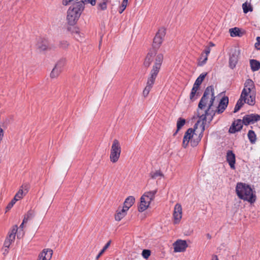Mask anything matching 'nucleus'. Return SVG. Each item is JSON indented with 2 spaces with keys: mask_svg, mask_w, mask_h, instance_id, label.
I'll use <instances>...</instances> for the list:
<instances>
[{
  "mask_svg": "<svg viewBox=\"0 0 260 260\" xmlns=\"http://www.w3.org/2000/svg\"><path fill=\"white\" fill-rule=\"evenodd\" d=\"M215 99L213 86L207 87L200 100L197 112V117L200 120L202 121L203 131L205 130L207 119L211 121L215 115V106L213 105Z\"/></svg>",
  "mask_w": 260,
  "mask_h": 260,
  "instance_id": "1",
  "label": "nucleus"
},
{
  "mask_svg": "<svg viewBox=\"0 0 260 260\" xmlns=\"http://www.w3.org/2000/svg\"><path fill=\"white\" fill-rule=\"evenodd\" d=\"M85 4H90L93 6L96 4V0H80L72 5L68 11L67 16L68 22L70 25L76 23L84 9Z\"/></svg>",
  "mask_w": 260,
  "mask_h": 260,
  "instance_id": "2",
  "label": "nucleus"
},
{
  "mask_svg": "<svg viewBox=\"0 0 260 260\" xmlns=\"http://www.w3.org/2000/svg\"><path fill=\"white\" fill-rule=\"evenodd\" d=\"M201 120H198L197 122L195 124L194 126V128H188L187 131L185 132V135L183 137V142H182V146L184 148H186L189 143L190 142V144L192 147L196 146L199 142L201 141V138L203 136V131L200 133L199 136H198L196 134H195V129L197 128L198 124L200 122Z\"/></svg>",
  "mask_w": 260,
  "mask_h": 260,
  "instance_id": "3",
  "label": "nucleus"
},
{
  "mask_svg": "<svg viewBox=\"0 0 260 260\" xmlns=\"http://www.w3.org/2000/svg\"><path fill=\"white\" fill-rule=\"evenodd\" d=\"M236 191L238 197L243 200L253 203L255 201V196L253 193L251 188L243 183L237 184Z\"/></svg>",
  "mask_w": 260,
  "mask_h": 260,
  "instance_id": "4",
  "label": "nucleus"
},
{
  "mask_svg": "<svg viewBox=\"0 0 260 260\" xmlns=\"http://www.w3.org/2000/svg\"><path fill=\"white\" fill-rule=\"evenodd\" d=\"M164 59V56L162 54H158L155 58L154 64L150 73L149 77L148 78L147 82L145 87L151 89L152 88L154 83L155 79L159 72Z\"/></svg>",
  "mask_w": 260,
  "mask_h": 260,
  "instance_id": "5",
  "label": "nucleus"
},
{
  "mask_svg": "<svg viewBox=\"0 0 260 260\" xmlns=\"http://www.w3.org/2000/svg\"><path fill=\"white\" fill-rule=\"evenodd\" d=\"M242 96L246 95L250 98L248 99L247 104L253 106L255 103V86L251 79H247L244 83V88L242 91Z\"/></svg>",
  "mask_w": 260,
  "mask_h": 260,
  "instance_id": "6",
  "label": "nucleus"
},
{
  "mask_svg": "<svg viewBox=\"0 0 260 260\" xmlns=\"http://www.w3.org/2000/svg\"><path fill=\"white\" fill-rule=\"evenodd\" d=\"M120 153L121 147L120 143L117 139H114L110 151V160L113 163L117 162L120 157Z\"/></svg>",
  "mask_w": 260,
  "mask_h": 260,
  "instance_id": "7",
  "label": "nucleus"
},
{
  "mask_svg": "<svg viewBox=\"0 0 260 260\" xmlns=\"http://www.w3.org/2000/svg\"><path fill=\"white\" fill-rule=\"evenodd\" d=\"M165 35L166 29L164 28H160L158 29L153 39L152 49L157 51L162 42Z\"/></svg>",
  "mask_w": 260,
  "mask_h": 260,
  "instance_id": "8",
  "label": "nucleus"
},
{
  "mask_svg": "<svg viewBox=\"0 0 260 260\" xmlns=\"http://www.w3.org/2000/svg\"><path fill=\"white\" fill-rule=\"evenodd\" d=\"M240 53V50L237 48H235L232 50L229 58V64L231 68L234 69L236 67Z\"/></svg>",
  "mask_w": 260,
  "mask_h": 260,
  "instance_id": "9",
  "label": "nucleus"
},
{
  "mask_svg": "<svg viewBox=\"0 0 260 260\" xmlns=\"http://www.w3.org/2000/svg\"><path fill=\"white\" fill-rule=\"evenodd\" d=\"M182 207L180 204H176L174 207L173 212V218L174 224H178L179 223L181 219L182 218Z\"/></svg>",
  "mask_w": 260,
  "mask_h": 260,
  "instance_id": "10",
  "label": "nucleus"
},
{
  "mask_svg": "<svg viewBox=\"0 0 260 260\" xmlns=\"http://www.w3.org/2000/svg\"><path fill=\"white\" fill-rule=\"evenodd\" d=\"M173 246L175 252H181L185 251L187 244L185 240H177L173 244Z\"/></svg>",
  "mask_w": 260,
  "mask_h": 260,
  "instance_id": "11",
  "label": "nucleus"
},
{
  "mask_svg": "<svg viewBox=\"0 0 260 260\" xmlns=\"http://www.w3.org/2000/svg\"><path fill=\"white\" fill-rule=\"evenodd\" d=\"M229 103V98L228 96L223 97L219 102L218 106L216 107H215V114L216 113L218 114L222 113L226 109Z\"/></svg>",
  "mask_w": 260,
  "mask_h": 260,
  "instance_id": "12",
  "label": "nucleus"
},
{
  "mask_svg": "<svg viewBox=\"0 0 260 260\" xmlns=\"http://www.w3.org/2000/svg\"><path fill=\"white\" fill-rule=\"evenodd\" d=\"M243 120L244 121V124L245 125L253 124L260 120V115L257 114L246 115L243 117Z\"/></svg>",
  "mask_w": 260,
  "mask_h": 260,
  "instance_id": "13",
  "label": "nucleus"
},
{
  "mask_svg": "<svg viewBox=\"0 0 260 260\" xmlns=\"http://www.w3.org/2000/svg\"><path fill=\"white\" fill-rule=\"evenodd\" d=\"M157 51L155 49H150L147 53L144 62V66L148 68L154 60V58L156 54Z\"/></svg>",
  "mask_w": 260,
  "mask_h": 260,
  "instance_id": "14",
  "label": "nucleus"
},
{
  "mask_svg": "<svg viewBox=\"0 0 260 260\" xmlns=\"http://www.w3.org/2000/svg\"><path fill=\"white\" fill-rule=\"evenodd\" d=\"M243 124L244 121L243 119H237L234 121L229 129V132L234 134L237 132L240 131L242 129Z\"/></svg>",
  "mask_w": 260,
  "mask_h": 260,
  "instance_id": "15",
  "label": "nucleus"
},
{
  "mask_svg": "<svg viewBox=\"0 0 260 260\" xmlns=\"http://www.w3.org/2000/svg\"><path fill=\"white\" fill-rule=\"evenodd\" d=\"M37 48L40 51H45L49 49V45L47 40L40 39L37 44Z\"/></svg>",
  "mask_w": 260,
  "mask_h": 260,
  "instance_id": "16",
  "label": "nucleus"
},
{
  "mask_svg": "<svg viewBox=\"0 0 260 260\" xmlns=\"http://www.w3.org/2000/svg\"><path fill=\"white\" fill-rule=\"evenodd\" d=\"M248 99H250V98L246 95H244L242 97L241 94L240 99L238 100L237 104L235 106L234 112H237L242 107L244 103H247Z\"/></svg>",
  "mask_w": 260,
  "mask_h": 260,
  "instance_id": "17",
  "label": "nucleus"
},
{
  "mask_svg": "<svg viewBox=\"0 0 260 260\" xmlns=\"http://www.w3.org/2000/svg\"><path fill=\"white\" fill-rule=\"evenodd\" d=\"M226 160L228 162L230 167L232 169H235V155L231 150H229L226 153Z\"/></svg>",
  "mask_w": 260,
  "mask_h": 260,
  "instance_id": "18",
  "label": "nucleus"
},
{
  "mask_svg": "<svg viewBox=\"0 0 260 260\" xmlns=\"http://www.w3.org/2000/svg\"><path fill=\"white\" fill-rule=\"evenodd\" d=\"M150 202H149L144 196H142L140 199V204L138 207L139 212H143L149 207Z\"/></svg>",
  "mask_w": 260,
  "mask_h": 260,
  "instance_id": "19",
  "label": "nucleus"
},
{
  "mask_svg": "<svg viewBox=\"0 0 260 260\" xmlns=\"http://www.w3.org/2000/svg\"><path fill=\"white\" fill-rule=\"evenodd\" d=\"M127 211V210H125L123 208H122V209L119 208L116 211V214L115 216V219L116 221L121 220L126 215Z\"/></svg>",
  "mask_w": 260,
  "mask_h": 260,
  "instance_id": "20",
  "label": "nucleus"
},
{
  "mask_svg": "<svg viewBox=\"0 0 260 260\" xmlns=\"http://www.w3.org/2000/svg\"><path fill=\"white\" fill-rule=\"evenodd\" d=\"M135 201V199L134 197L129 196L127 197L124 202L123 208L128 211L129 208L134 204Z\"/></svg>",
  "mask_w": 260,
  "mask_h": 260,
  "instance_id": "21",
  "label": "nucleus"
},
{
  "mask_svg": "<svg viewBox=\"0 0 260 260\" xmlns=\"http://www.w3.org/2000/svg\"><path fill=\"white\" fill-rule=\"evenodd\" d=\"M157 192V189L154 190L145 192L142 196H144L149 202L153 201L155 198V195Z\"/></svg>",
  "mask_w": 260,
  "mask_h": 260,
  "instance_id": "22",
  "label": "nucleus"
},
{
  "mask_svg": "<svg viewBox=\"0 0 260 260\" xmlns=\"http://www.w3.org/2000/svg\"><path fill=\"white\" fill-rule=\"evenodd\" d=\"M199 88L193 85V87L191 89V92L189 95V99L191 102L194 101L199 96V93L197 92V91L199 90Z\"/></svg>",
  "mask_w": 260,
  "mask_h": 260,
  "instance_id": "23",
  "label": "nucleus"
},
{
  "mask_svg": "<svg viewBox=\"0 0 260 260\" xmlns=\"http://www.w3.org/2000/svg\"><path fill=\"white\" fill-rule=\"evenodd\" d=\"M211 51V49L210 47H206L205 50H204L203 53L205 54L204 59L202 61H200L198 62V66H202L206 63L207 60H208V56Z\"/></svg>",
  "mask_w": 260,
  "mask_h": 260,
  "instance_id": "24",
  "label": "nucleus"
},
{
  "mask_svg": "<svg viewBox=\"0 0 260 260\" xmlns=\"http://www.w3.org/2000/svg\"><path fill=\"white\" fill-rule=\"evenodd\" d=\"M229 31L230 32L231 36L232 37L237 36L240 37L242 35L241 30L238 27L231 28L230 29Z\"/></svg>",
  "mask_w": 260,
  "mask_h": 260,
  "instance_id": "25",
  "label": "nucleus"
},
{
  "mask_svg": "<svg viewBox=\"0 0 260 260\" xmlns=\"http://www.w3.org/2000/svg\"><path fill=\"white\" fill-rule=\"evenodd\" d=\"M207 75V73L201 74L196 79L193 85L199 88Z\"/></svg>",
  "mask_w": 260,
  "mask_h": 260,
  "instance_id": "26",
  "label": "nucleus"
},
{
  "mask_svg": "<svg viewBox=\"0 0 260 260\" xmlns=\"http://www.w3.org/2000/svg\"><path fill=\"white\" fill-rule=\"evenodd\" d=\"M250 63L252 71H256L260 69V63L256 60L251 59L250 60Z\"/></svg>",
  "mask_w": 260,
  "mask_h": 260,
  "instance_id": "27",
  "label": "nucleus"
},
{
  "mask_svg": "<svg viewBox=\"0 0 260 260\" xmlns=\"http://www.w3.org/2000/svg\"><path fill=\"white\" fill-rule=\"evenodd\" d=\"M247 136L251 144H254L255 143L256 141V136L253 131L249 130Z\"/></svg>",
  "mask_w": 260,
  "mask_h": 260,
  "instance_id": "28",
  "label": "nucleus"
},
{
  "mask_svg": "<svg viewBox=\"0 0 260 260\" xmlns=\"http://www.w3.org/2000/svg\"><path fill=\"white\" fill-rule=\"evenodd\" d=\"M35 216V212L34 210H29L26 214L25 215L23 219V223H26L28 220L32 219Z\"/></svg>",
  "mask_w": 260,
  "mask_h": 260,
  "instance_id": "29",
  "label": "nucleus"
},
{
  "mask_svg": "<svg viewBox=\"0 0 260 260\" xmlns=\"http://www.w3.org/2000/svg\"><path fill=\"white\" fill-rule=\"evenodd\" d=\"M61 71H60L59 69H58L57 68L54 66L50 73V76L51 78H57L61 73Z\"/></svg>",
  "mask_w": 260,
  "mask_h": 260,
  "instance_id": "30",
  "label": "nucleus"
},
{
  "mask_svg": "<svg viewBox=\"0 0 260 260\" xmlns=\"http://www.w3.org/2000/svg\"><path fill=\"white\" fill-rule=\"evenodd\" d=\"M66 63V60L64 58H62L58 60L56 63L55 67L57 68L60 71H62L63 67Z\"/></svg>",
  "mask_w": 260,
  "mask_h": 260,
  "instance_id": "31",
  "label": "nucleus"
},
{
  "mask_svg": "<svg viewBox=\"0 0 260 260\" xmlns=\"http://www.w3.org/2000/svg\"><path fill=\"white\" fill-rule=\"evenodd\" d=\"M185 120L184 119H182L181 118H179L177 121V131L174 134V135L179 131L180 129L182 128V127L185 124Z\"/></svg>",
  "mask_w": 260,
  "mask_h": 260,
  "instance_id": "32",
  "label": "nucleus"
},
{
  "mask_svg": "<svg viewBox=\"0 0 260 260\" xmlns=\"http://www.w3.org/2000/svg\"><path fill=\"white\" fill-rule=\"evenodd\" d=\"M242 8L244 13H247L249 11L251 12L252 11V6L250 5V4L248 5L247 2H245V3L243 4Z\"/></svg>",
  "mask_w": 260,
  "mask_h": 260,
  "instance_id": "33",
  "label": "nucleus"
},
{
  "mask_svg": "<svg viewBox=\"0 0 260 260\" xmlns=\"http://www.w3.org/2000/svg\"><path fill=\"white\" fill-rule=\"evenodd\" d=\"M42 252H44V253H46V254H45V255L47 257V260L51 259L52 254H53V250L52 249H45L42 251Z\"/></svg>",
  "mask_w": 260,
  "mask_h": 260,
  "instance_id": "34",
  "label": "nucleus"
},
{
  "mask_svg": "<svg viewBox=\"0 0 260 260\" xmlns=\"http://www.w3.org/2000/svg\"><path fill=\"white\" fill-rule=\"evenodd\" d=\"M150 175L152 179H155L158 176H163V174L160 171H157L155 172H151Z\"/></svg>",
  "mask_w": 260,
  "mask_h": 260,
  "instance_id": "35",
  "label": "nucleus"
},
{
  "mask_svg": "<svg viewBox=\"0 0 260 260\" xmlns=\"http://www.w3.org/2000/svg\"><path fill=\"white\" fill-rule=\"evenodd\" d=\"M128 0H123L121 4V6L119 8V13H122L124 10L125 9L127 4Z\"/></svg>",
  "mask_w": 260,
  "mask_h": 260,
  "instance_id": "36",
  "label": "nucleus"
},
{
  "mask_svg": "<svg viewBox=\"0 0 260 260\" xmlns=\"http://www.w3.org/2000/svg\"><path fill=\"white\" fill-rule=\"evenodd\" d=\"M18 201V199H15V198H14L9 203V204L7 205V207H6V209L7 210H10L12 207L13 206V205L15 204V203L16 202V201Z\"/></svg>",
  "mask_w": 260,
  "mask_h": 260,
  "instance_id": "37",
  "label": "nucleus"
},
{
  "mask_svg": "<svg viewBox=\"0 0 260 260\" xmlns=\"http://www.w3.org/2000/svg\"><path fill=\"white\" fill-rule=\"evenodd\" d=\"M23 196V191L22 188H20L17 193L15 194L14 198L15 199H18V200L21 198H22Z\"/></svg>",
  "mask_w": 260,
  "mask_h": 260,
  "instance_id": "38",
  "label": "nucleus"
},
{
  "mask_svg": "<svg viewBox=\"0 0 260 260\" xmlns=\"http://www.w3.org/2000/svg\"><path fill=\"white\" fill-rule=\"evenodd\" d=\"M150 250L148 249L143 250L142 251V256L145 258H147L150 255Z\"/></svg>",
  "mask_w": 260,
  "mask_h": 260,
  "instance_id": "39",
  "label": "nucleus"
},
{
  "mask_svg": "<svg viewBox=\"0 0 260 260\" xmlns=\"http://www.w3.org/2000/svg\"><path fill=\"white\" fill-rule=\"evenodd\" d=\"M80 0H62V5L64 6H67L71 2H73L72 5L76 3L79 2Z\"/></svg>",
  "mask_w": 260,
  "mask_h": 260,
  "instance_id": "40",
  "label": "nucleus"
},
{
  "mask_svg": "<svg viewBox=\"0 0 260 260\" xmlns=\"http://www.w3.org/2000/svg\"><path fill=\"white\" fill-rule=\"evenodd\" d=\"M69 46V43L66 41H61L59 43V46L62 49H66Z\"/></svg>",
  "mask_w": 260,
  "mask_h": 260,
  "instance_id": "41",
  "label": "nucleus"
},
{
  "mask_svg": "<svg viewBox=\"0 0 260 260\" xmlns=\"http://www.w3.org/2000/svg\"><path fill=\"white\" fill-rule=\"evenodd\" d=\"M99 8L102 10H105L107 9V3L106 2H103L99 4Z\"/></svg>",
  "mask_w": 260,
  "mask_h": 260,
  "instance_id": "42",
  "label": "nucleus"
},
{
  "mask_svg": "<svg viewBox=\"0 0 260 260\" xmlns=\"http://www.w3.org/2000/svg\"><path fill=\"white\" fill-rule=\"evenodd\" d=\"M46 253H44V252H42L39 255V260H47V257L45 255Z\"/></svg>",
  "mask_w": 260,
  "mask_h": 260,
  "instance_id": "43",
  "label": "nucleus"
},
{
  "mask_svg": "<svg viewBox=\"0 0 260 260\" xmlns=\"http://www.w3.org/2000/svg\"><path fill=\"white\" fill-rule=\"evenodd\" d=\"M151 90V89H149V88L145 87L143 91V94L144 97L147 96L148 95L150 91Z\"/></svg>",
  "mask_w": 260,
  "mask_h": 260,
  "instance_id": "44",
  "label": "nucleus"
},
{
  "mask_svg": "<svg viewBox=\"0 0 260 260\" xmlns=\"http://www.w3.org/2000/svg\"><path fill=\"white\" fill-rule=\"evenodd\" d=\"M256 43L255 44V47L257 50H260V37H258L256 38Z\"/></svg>",
  "mask_w": 260,
  "mask_h": 260,
  "instance_id": "45",
  "label": "nucleus"
},
{
  "mask_svg": "<svg viewBox=\"0 0 260 260\" xmlns=\"http://www.w3.org/2000/svg\"><path fill=\"white\" fill-rule=\"evenodd\" d=\"M15 238V235L13 234H10L8 237L6 238L7 240L12 242L14 240Z\"/></svg>",
  "mask_w": 260,
  "mask_h": 260,
  "instance_id": "46",
  "label": "nucleus"
},
{
  "mask_svg": "<svg viewBox=\"0 0 260 260\" xmlns=\"http://www.w3.org/2000/svg\"><path fill=\"white\" fill-rule=\"evenodd\" d=\"M11 243H12L11 241L7 240L6 239L4 242V246L6 248H9L10 245H11Z\"/></svg>",
  "mask_w": 260,
  "mask_h": 260,
  "instance_id": "47",
  "label": "nucleus"
},
{
  "mask_svg": "<svg viewBox=\"0 0 260 260\" xmlns=\"http://www.w3.org/2000/svg\"><path fill=\"white\" fill-rule=\"evenodd\" d=\"M110 243H111V241H109L105 246L104 247H103V250H104V251H106V250L109 247V246H110Z\"/></svg>",
  "mask_w": 260,
  "mask_h": 260,
  "instance_id": "48",
  "label": "nucleus"
},
{
  "mask_svg": "<svg viewBox=\"0 0 260 260\" xmlns=\"http://www.w3.org/2000/svg\"><path fill=\"white\" fill-rule=\"evenodd\" d=\"M17 231V226L15 225V226L12 230L11 233L10 234H13L15 235L16 232Z\"/></svg>",
  "mask_w": 260,
  "mask_h": 260,
  "instance_id": "49",
  "label": "nucleus"
},
{
  "mask_svg": "<svg viewBox=\"0 0 260 260\" xmlns=\"http://www.w3.org/2000/svg\"><path fill=\"white\" fill-rule=\"evenodd\" d=\"M105 251L103 250H102L99 253V254L96 257V259H98L100 256L104 253Z\"/></svg>",
  "mask_w": 260,
  "mask_h": 260,
  "instance_id": "50",
  "label": "nucleus"
},
{
  "mask_svg": "<svg viewBox=\"0 0 260 260\" xmlns=\"http://www.w3.org/2000/svg\"><path fill=\"white\" fill-rule=\"evenodd\" d=\"M204 57H205V55H204V53H202V54H201V57L200 58V59H199V61H202V60L204 59Z\"/></svg>",
  "mask_w": 260,
  "mask_h": 260,
  "instance_id": "51",
  "label": "nucleus"
},
{
  "mask_svg": "<svg viewBox=\"0 0 260 260\" xmlns=\"http://www.w3.org/2000/svg\"><path fill=\"white\" fill-rule=\"evenodd\" d=\"M211 260H218V257L217 256V255H213L212 257V259Z\"/></svg>",
  "mask_w": 260,
  "mask_h": 260,
  "instance_id": "52",
  "label": "nucleus"
},
{
  "mask_svg": "<svg viewBox=\"0 0 260 260\" xmlns=\"http://www.w3.org/2000/svg\"><path fill=\"white\" fill-rule=\"evenodd\" d=\"M206 237L208 239H211V236L209 234H207Z\"/></svg>",
  "mask_w": 260,
  "mask_h": 260,
  "instance_id": "53",
  "label": "nucleus"
},
{
  "mask_svg": "<svg viewBox=\"0 0 260 260\" xmlns=\"http://www.w3.org/2000/svg\"><path fill=\"white\" fill-rule=\"evenodd\" d=\"M209 45H210V47L214 46V44L212 42H210L209 43Z\"/></svg>",
  "mask_w": 260,
  "mask_h": 260,
  "instance_id": "54",
  "label": "nucleus"
},
{
  "mask_svg": "<svg viewBox=\"0 0 260 260\" xmlns=\"http://www.w3.org/2000/svg\"><path fill=\"white\" fill-rule=\"evenodd\" d=\"M24 223H23V221H22V223L21 224V225H20V228H23V224H24Z\"/></svg>",
  "mask_w": 260,
  "mask_h": 260,
  "instance_id": "55",
  "label": "nucleus"
}]
</instances>
